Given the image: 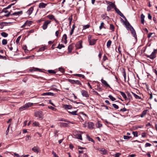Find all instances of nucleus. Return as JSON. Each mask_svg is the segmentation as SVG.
Here are the masks:
<instances>
[{
    "label": "nucleus",
    "mask_w": 157,
    "mask_h": 157,
    "mask_svg": "<svg viewBox=\"0 0 157 157\" xmlns=\"http://www.w3.org/2000/svg\"><path fill=\"white\" fill-rule=\"evenodd\" d=\"M31 71H38L39 72H42V70L39 68H34L31 70Z\"/></svg>",
    "instance_id": "nucleus-28"
},
{
    "label": "nucleus",
    "mask_w": 157,
    "mask_h": 157,
    "mask_svg": "<svg viewBox=\"0 0 157 157\" xmlns=\"http://www.w3.org/2000/svg\"><path fill=\"white\" fill-rule=\"evenodd\" d=\"M101 153L103 155H105L107 153V151L105 148H102L101 150H100Z\"/></svg>",
    "instance_id": "nucleus-25"
},
{
    "label": "nucleus",
    "mask_w": 157,
    "mask_h": 157,
    "mask_svg": "<svg viewBox=\"0 0 157 157\" xmlns=\"http://www.w3.org/2000/svg\"><path fill=\"white\" fill-rule=\"evenodd\" d=\"M157 50H144L143 53L144 56L151 59H153L156 57Z\"/></svg>",
    "instance_id": "nucleus-1"
},
{
    "label": "nucleus",
    "mask_w": 157,
    "mask_h": 157,
    "mask_svg": "<svg viewBox=\"0 0 157 157\" xmlns=\"http://www.w3.org/2000/svg\"><path fill=\"white\" fill-rule=\"evenodd\" d=\"M64 46L62 44H59L57 46L56 48H57L61 49L62 48H64Z\"/></svg>",
    "instance_id": "nucleus-30"
},
{
    "label": "nucleus",
    "mask_w": 157,
    "mask_h": 157,
    "mask_svg": "<svg viewBox=\"0 0 157 157\" xmlns=\"http://www.w3.org/2000/svg\"><path fill=\"white\" fill-rule=\"evenodd\" d=\"M129 30L131 31L132 34L133 35V37L135 39H137V36L136 31L132 27V28L130 29Z\"/></svg>",
    "instance_id": "nucleus-11"
},
{
    "label": "nucleus",
    "mask_w": 157,
    "mask_h": 157,
    "mask_svg": "<svg viewBox=\"0 0 157 157\" xmlns=\"http://www.w3.org/2000/svg\"><path fill=\"white\" fill-rule=\"evenodd\" d=\"M35 116L36 117H38L40 120H42L43 118V112L41 111H39L36 112L35 113Z\"/></svg>",
    "instance_id": "nucleus-4"
},
{
    "label": "nucleus",
    "mask_w": 157,
    "mask_h": 157,
    "mask_svg": "<svg viewBox=\"0 0 157 157\" xmlns=\"http://www.w3.org/2000/svg\"><path fill=\"white\" fill-rule=\"evenodd\" d=\"M59 121H65V122H69V121H67L65 119L63 118H61V119H60L59 120Z\"/></svg>",
    "instance_id": "nucleus-60"
},
{
    "label": "nucleus",
    "mask_w": 157,
    "mask_h": 157,
    "mask_svg": "<svg viewBox=\"0 0 157 157\" xmlns=\"http://www.w3.org/2000/svg\"><path fill=\"white\" fill-rule=\"evenodd\" d=\"M110 29L112 30L113 31H114V25L112 24H110Z\"/></svg>",
    "instance_id": "nucleus-38"
},
{
    "label": "nucleus",
    "mask_w": 157,
    "mask_h": 157,
    "mask_svg": "<svg viewBox=\"0 0 157 157\" xmlns=\"http://www.w3.org/2000/svg\"><path fill=\"white\" fill-rule=\"evenodd\" d=\"M126 20V21H125V22H124V24L125 25V27L128 30H130V29L132 27L131 25L129 22L127 21V19Z\"/></svg>",
    "instance_id": "nucleus-8"
},
{
    "label": "nucleus",
    "mask_w": 157,
    "mask_h": 157,
    "mask_svg": "<svg viewBox=\"0 0 157 157\" xmlns=\"http://www.w3.org/2000/svg\"><path fill=\"white\" fill-rule=\"evenodd\" d=\"M47 4L41 2L39 4L38 7L40 8H44L47 6Z\"/></svg>",
    "instance_id": "nucleus-12"
},
{
    "label": "nucleus",
    "mask_w": 157,
    "mask_h": 157,
    "mask_svg": "<svg viewBox=\"0 0 157 157\" xmlns=\"http://www.w3.org/2000/svg\"><path fill=\"white\" fill-rule=\"evenodd\" d=\"M69 82L72 84H74L75 80L69 79Z\"/></svg>",
    "instance_id": "nucleus-62"
},
{
    "label": "nucleus",
    "mask_w": 157,
    "mask_h": 157,
    "mask_svg": "<svg viewBox=\"0 0 157 157\" xmlns=\"http://www.w3.org/2000/svg\"><path fill=\"white\" fill-rule=\"evenodd\" d=\"M108 97L109 98L110 100L113 101H114L116 100V98L113 97L112 95H109Z\"/></svg>",
    "instance_id": "nucleus-35"
},
{
    "label": "nucleus",
    "mask_w": 157,
    "mask_h": 157,
    "mask_svg": "<svg viewBox=\"0 0 157 157\" xmlns=\"http://www.w3.org/2000/svg\"><path fill=\"white\" fill-rule=\"evenodd\" d=\"M88 127L90 129L93 128V126L94 125V124L92 122H88Z\"/></svg>",
    "instance_id": "nucleus-17"
},
{
    "label": "nucleus",
    "mask_w": 157,
    "mask_h": 157,
    "mask_svg": "<svg viewBox=\"0 0 157 157\" xmlns=\"http://www.w3.org/2000/svg\"><path fill=\"white\" fill-rule=\"evenodd\" d=\"M100 85H97V88L96 89V90H98V91H100L102 90V89L100 86Z\"/></svg>",
    "instance_id": "nucleus-51"
},
{
    "label": "nucleus",
    "mask_w": 157,
    "mask_h": 157,
    "mask_svg": "<svg viewBox=\"0 0 157 157\" xmlns=\"http://www.w3.org/2000/svg\"><path fill=\"white\" fill-rule=\"evenodd\" d=\"M132 138L131 136H124V139L125 140H128Z\"/></svg>",
    "instance_id": "nucleus-44"
},
{
    "label": "nucleus",
    "mask_w": 157,
    "mask_h": 157,
    "mask_svg": "<svg viewBox=\"0 0 157 157\" xmlns=\"http://www.w3.org/2000/svg\"><path fill=\"white\" fill-rule=\"evenodd\" d=\"M74 136L76 138L79 139L81 140H82V138L81 134L78 133V132H75L74 133Z\"/></svg>",
    "instance_id": "nucleus-7"
},
{
    "label": "nucleus",
    "mask_w": 157,
    "mask_h": 157,
    "mask_svg": "<svg viewBox=\"0 0 157 157\" xmlns=\"http://www.w3.org/2000/svg\"><path fill=\"white\" fill-rule=\"evenodd\" d=\"M76 47L77 49H79L82 48V45L81 43L79 42V43H77L76 45Z\"/></svg>",
    "instance_id": "nucleus-22"
},
{
    "label": "nucleus",
    "mask_w": 157,
    "mask_h": 157,
    "mask_svg": "<svg viewBox=\"0 0 157 157\" xmlns=\"http://www.w3.org/2000/svg\"><path fill=\"white\" fill-rule=\"evenodd\" d=\"M116 12L120 16L122 17L123 18L126 20L125 17L124 15L116 7H115L114 8Z\"/></svg>",
    "instance_id": "nucleus-6"
},
{
    "label": "nucleus",
    "mask_w": 157,
    "mask_h": 157,
    "mask_svg": "<svg viewBox=\"0 0 157 157\" xmlns=\"http://www.w3.org/2000/svg\"><path fill=\"white\" fill-rule=\"evenodd\" d=\"M33 7H31L27 11V13L29 15H30L33 10Z\"/></svg>",
    "instance_id": "nucleus-15"
},
{
    "label": "nucleus",
    "mask_w": 157,
    "mask_h": 157,
    "mask_svg": "<svg viewBox=\"0 0 157 157\" xmlns=\"http://www.w3.org/2000/svg\"><path fill=\"white\" fill-rule=\"evenodd\" d=\"M152 71L153 72L155 73L156 77H157V71L156 69H155L153 68Z\"/></svg>",
    "instance_id": "nucleus-54"
},
{
    "label": "nucleus",
    "mask_w": 157,
    "mask_h": 157,
    "mask_svg": "<svg viewBox=\"0 0 157 157\" xmlns=\"http://www.w3.org/2000/svg\"><path fill=\"white\" fill-rule=\"evenodd\" d=\"M81 93L83 96L86 98L89 97V94H88V92L87 91L85 90H82L81 91Z\"/></svg>",
    "instance_id": "nucleus-10"
},
{
    "label": "nucleus",
    "mask_w": 157,
    "mask_h": 157,
    "mask_svg": "<svg viewBox=\"0 0 157 157\" xmlns=\"http://www.w3.org/2000/svg\"><path fill=\"white\" fill-rule=\"evenodd\" d=\"M123 75L124 78V80H125L126 78V74L124 69V71L123 72Z\"/></svg>",
    "instance_id": "nucleus-55"
},
{
    "label": "nucleus",
    "mask_w": 157,
    "mask_h": 157,
    "mask_svg": "<svg viewBox=\"0 0 157 157\" xmlns=\"http://www.w3.org/2000/svg\"><path fill=\"white\" fill-rule=\"evenodd\" d=\"M147 110H144L141 114L140 117H144L147 114Z\"/></svg>",
    "instance_id": "nucleus-27"
},
{
    "label": "nucleus",
    "mask_w": 157,
    "mask_h": 157,
    "mask_svg": "<svg viewBox=\"0 0 157 157\" xmlns=\"http://www.w3.org/2000/svg\"><path fill=\"white\" fill-rule=\"evenodd\" d=\"M51 21L49 20H47L45 21L43 25L42 28L44 30H45L48 27V25L51 23Z\"/></svg>",
    "instance_id": "nucleus-5"
},
{
    "label": "nucleus",
    "mask_w": 157,
    "mask_h": 157,
    "mask_svg": "<svg viewBox=\"0 0 157 157\" xmlns=\"http://www.w3.org/2000/svg\"><path fill=\"white\" fill-rule=\"evenodd\" d=\"M126 93L128 97L127 98V100H128L129 101H130L131 99H132V97L130 93L128 91H127L126 92Z\"/></svg>",
    "instance_id": "nucleus-18"
},
{
    "label": "nucleus",
    "mask_w": 157,
    "mask_h": 157,
    "mask_svg": "<svg viewBox=\"0 0 157 157\" xmlns=\"http://www.w3.org/2000/svg\"><path fill=\"white\" fill-rule=\"evenodd\" d=\"M32 150L34 152L38 153L40 152V150L39 147L35 146L32 148Z\"/></svg>",
    "instance_id": "nucleus-9"
},
{
    "label": "nucleus",
    "mask_w": 157,
    "mask_h": 157,
    "mask_svg": "<svg viewBox=\"0 0 157 157\" xmlns=\"http://www.w3.org/2000/svg\"><path fill=\"white\" fill-rule=\"evenodd\" d=\"M2 36L4 37H7L8 36V34L5 32H3L1 33Z\"/></svg>",
    "instance_id": "nucleus-32"
},
{
    "label": "nucleus",
    "mask_w": 157,
    "mask_h": 157,
    "mask_svg": "<svg viewBox=\"0 0 157 157\" xmlns=\"http://www.w3.org/2000/svg\"><path fill=\"white\" fill-rule=\"evenodd\" d=\"M111 42H112L110 40H109L107 41V46L108 47H109L110 46L111 44Z\"/></svg>",
    "instance_id": "nucleus-45"
},
{
    "label": "nucleus",
    "mask_w": 157,
    "mask_h": 157,
    "mask_svg": "<svg viewBox=\"0 0 157 157\" xmlns=\"http://www.w3.org/2000/svg\"><path fill=\"white\" fill-rule=\"evenodd\" d=\"M60 126L61 127H66L68 126V124L63 122H60L59 123Z\"/></svg>",
    "instance_id": "nucleus-26"
},
{
    "label": "nucleus",
    "mask_w": 157,
    "mask_h": 157,
    "mask_svg": "<svg viewBox=\"0 0 157 157\" xmlns=\"http://www.w3.org/2000/svg\"><path fill=\"white\" fill-rule=\"evenodd\" d=\"M52 154L53 155L54 157H59V156L57 155L56 153L54 151H52Z\"/></svg>",
    "instance_id": "nucleus-57"
},
{
    "label": "nucleus",
    "mask_w": 157,
    "mask_h": 157,
    "mask_svg": "<svg viewBox=\"0 0 157 157\" xmlns=\"http://www.w3.org/2000/svg\"><path fill=\"white\" fill-rule=\"evenodd\" d=\"M131 93L134 96V97H135V98H136V99H141V98L137 94H136L135 93H134L133 92H132Z\"/></svg>",
    "instance_id": "nucleus-24"
},
{
    "label": "nucleus",
    "mask_w": 157,
    "mask_h": 157,
    "mask_svg": "<svg viewBox=\"0 0 157 157\" xmlns=\"http://www.w3.org/2000/svg\"><path fill=\"white\" fill-rule=\"evenodd\" d=\"M87 136V139L89 141H91L92 142H94V140L92 139L88 135H87L86 136Z\"/></svg>",
    "instance_id": "nucleus-49"
},
{
    "label": "nucleus",
    "mask_w": 157,
    "mask_h": 157,
    "mask_svg": "<svg viewBox=\"0 0 157 157\" xmlns=\"http://www.w3.org/2000/svg\"><path fill=\"white\" fill-rule=\"evenodd\" d=\"M78 110L77 111H75L73 112H70L68 111V112L70 114L72 115H77V114L76 113Z\"/></svg>",
    "instance_id": "nucleus-33"
},
{
    "label": "nucleus",
    "mask_w": 157,
    "mask_h": 157,
    "mask_svg": "<svg viewBox=\"0 0 157 157\" xmlns=\"http://www.w3.org/2000/svg\"><path fill=\"white\" fill-rule=\"evenodd\" d=\"M127 110V109L124 107L123 109H121L120 110H119V111L120 112H124L126 111Z\"/></svg>",
    "instance_id": "nucleus-53"
},
{
    "label": "nucleus",
    "mask_w": 157,
    "mask_h": 157,
    "mask_svg": "<svg viewBox=\"0 0 157 157\" xmlns=\"http://www.w3.org/2000/svg\"><path fill=\"white\" fill-rule=\"evenodd\" d=\"M121 155V153H117L115 154V157H119Z\"/></svg>",
    "instance_id": "nucleus-61"
},
{
    "label": "nucleus",
    "mask_w": 157,
    "mask_h": 157,
    "mask_svg": "<svg viewBox=\"0 0 157 157\" xmlns=\"http://www.w3.org/2000/svg\"><path fill=\"white\" fill-rule=\"evenodd\" d=\"M47 17L50 20L53 19L55 18L54 16L52 15H48L47 16Z\"/></svg>",
    "instance_id": "nucleus-34"
},
{
    "label": "nucleus",
    "mask_w": 157,
    "mask_h": 157,
    "mask_svg": "<svg viewBox=\"0 0 157 157\" xmlns=\"http://www.w3.org/2000/svg\"><path fill=\"white\" fill-rule=\"evenodd\" d=\"M23 12L22 11H20L16 12L13 13H11V12H9L8 14H5L4 16L6 17H8L9 16L12 17L15 16L16 17H18L22 14Z\"/></svg>",
    "instance_id": "nucleus-2"
},
{
    "label": "nucleus",
    "mask_w": 157,
    "mask_h": 157,
    "mask_svg": "<svg viewBox=\"0 0 157 157\" xmlns=\"http://www.w3.org/2000/svg\"><path fill=\"white\" fill-rule=\"evenodd\" d=\"M39 123L38 122H35L33 124V126H39Z\"/></svg>",
    "instance_id": "nucleus-40"
},
{
    "label": "nucleus",
    "mask_w": 157,
    "mask_h": 157,
    "mask_svg": "<svg viewBox=\"0 0 157 157\" xmlns=\"http://www.w3.org/2000/svg\"><path fill=\"white\" fill-rule=\"evenodd\" d=\"M74 84H76L77 85H80L81 86L82 85V84L80 82V81L78 80H75Z\"/></svg>",
    "instance_id": "nucleus-36"
},
{
    "label": "nucleus",
    "mask_w": 157,
    "mask_h": 157,
    "mask_svg": "<svg viewBox=\"0 0 157 157\" xmlns=\"http://www.w3.org/2000/svg\"><path fill=\"white\" fill-rule=\"evenodd\" d=\"M96 126L97 128H99L102 127V124L98 121L96 124Z\"/></svg>",
    "instance_id": "nucleus-31"
},
{
    "label": "nucleus",
    "mask_w": 157,
    "mask_h": 157,
    "mask_svg": "<svg viewBox=\"0 0 157 157\" xmlns=\"http://www.w3.org/2000/svg\"><path fill=\"white\" fill-rule=\"evenodd\" d=\"M68 20L69 22H72V16H71L69 17L68 19Z\"/></svg>",
    "instance_id": "nucleus-64"
},
{
    "label": "nucleus",
    "mask_w": 157,
    "mask_h": 157,
    "mask_svg": "<svg viewBox=\"0 0 157 157\" xmlns=\"http://www.w3.org/2000/svg\"><path fill=\"white\" fill-rule=\"evenodd\" d=\"M74 76L77 77H82V78H85V76L82 74H75L74 75Z\"/></svg>",
    "instance_id": "nucleus-29"
},
{
    "label": "nucleus",
    "mask_w": 157,
    "mask_h": 157,
    "mask_svg": "<svg viewBox=\"0 0 157 157\" xmlns=\"http://www.w3.org/2000/svg\"><path fill=\"white\" fill-rule=\"evenodd\" d=\"M54 94L53 93L50 92H47L46 93H43L42 94V95L43 96H53Z\"/></svg>",
    "instance_id": "nucleus-13"
},
{
    "label": "nucleus",
    "mask_w": 157,
    "mask_h": 157,
    "mask_svg": "<svg viewBox=\"0 0 157 157\" xmlns=\"http://www.w3.org/2000/svg\"><path fill=\"white\" fill-rule=\"evenodd\" d=\"M145 16L143 14H142L141 15V22L142 24H144V23Z\"/></svg>",
    "instance_id": "nucleus-23"
},
{
    "label": "nucleus",
    "mask_w": 157,
    "mask_h": 157,
    "mask_svg": "<svg viewBox=\"0 0 157 157\" xmlns=\"http://www.w3.org/2000/svg\"><path fill=\"white\" fill-rule=\"evenodd\" d=\"M59 70L62 73H64L65 72V70L63 68L60 67L59 68Z\"/></svg>",
    "instance_id": "nucleus-43"
},
{
    "label": "nucleus",
    "mask_w": 157,
    "mask_h": 157,
    "mask_svg": "<svg viewBox=\"0 0 157 157\" xmlns=\"http://www.w3.org/2000/svg\"><path fill=\"white\" fill-rule=\"evenodd\" d=\"M102 83L105 86L110 87V86L107 83V82L105 80L102 79L101 80Z\"/></svg>",
    "instance_id": "nucleus-16"
},
{
    "label": "nucleus",
    "mask_w": 157,
    "mask_h": 157,
    "mask_svg": "<svg viewBox=\"0 0 157 157\" xmlns=\"http://www.w3.org/2000/svg\"><path fill=\"white\" fill-rule=\"evenodd\" d=\"M142 137H145L146 136V133L145 132H142L141 133Z\"/></svg>",
    "instance_id": "nucleus-63"
},
{
    "label": "nucleus",
    "mask_w": 157,
    "mask_h": 157,
    "mask_svg": "<svg viewBox=\"0 0 157 157\" xmlns=\"http://www.w3.org/2000/svg\"><path fill=\"white\" fill-rule=\"evenodd\" d=\"M151 146V144H150L149 143H146V144H145V147H150Z\"/></svg>",
    "instance_id": "nucleus-59"
},
{
    "label": "nucleus",
    "mask_w": 157,
    "mask_h": 157,
    "mask_svg": "<svg viewBox=\"0 0 157 157\" xmlns=\"http://www.w3.org/2000/svg\"><path fill=\"white\" fill-rule=\"evenodd\" d=\"M67 36L66 34H64L62 38V40L63 41V42L65 44H66L67 43Z\"/></svg>",
    "instance_id": "nucleus-14"
},
{
    "label": "nucleus",
    "mask_w": 157,
    "mask_h": 157,
    "mask_svg": "<svg viewBox=\"0 0 157 157\" xmlns=\"http://www.w3.org/2000/svg\"><path fill=\"white\" fill-rule=\"evenodd\" d=\"M56 44L55 43H54L52 44V49H54L55 48H57L56 47L57 46H56Z\"/></svg>",
    "instance_id": "nucleus-52"
},
{
    "label": "nucleus",
    "mask_w": 157,
    "mask_h": 157,
    "mask_svg": "<svg viewBox=\"0 0 157 157\" xmlns=\"http://www.w3.org/2000/svg\"><path fill=\"white\" fill-rule=\"evenodd\" d=\"M2 44L4 45H6L7 44V40L6 39H4L2 41Z\"/></svg>",
    "instance_id": "nucleus-37"
},
{
    "label": "nucleus",
    "mask_w": 157,
    "mask_h": 157,
    "mask_svg": "<svg viewBox=\"0 0 157 157\" xmlns=\"http://www.w3.org/2000/svg\"><path fill=\"white\" fill-rule=\"evenodd\" d=\"M112 106L116 109H118L119 108L118 106L115 104H113Z\"/></svg>",
    "instance_id": "nucleus-46"
},
{
    "label": "nucleus",
    "mask_w": 157,
    "mask_h": 157,
    "mask_svg": "<svg viewBox=\"0 0 157 157\" xmlns=\"http://www.w3.org/2000/svg\"><path fill=\"white\" fill-rule=\"evenodd\" d=\"M109 6H110L111 8H114V9L115 7H116L114 3L113 2H112L110 4Z\"/></svg>",
    "instance_id": "nucleus-42"
},
{
    "label": "nucleus",
    "mask_w": 157,
    "mask_h": 157,
    "mask_svg": "<svg viewBox=\"0 0 157 157\" xmlns=\"http://www.w3.org/2000/svg\"><path fill=\"white\" fill-rule=\"evenodd\" d=\"M33 104L32 103H30L29 102L26 103L25 105L19 108V110L20 111H22L25 110L29 107L31 106Z\"/></svg>",
    "instance_id": "nucleus-3"
},
{
    "label": "nucleus",
    "mask_w": 157,
    "mask_h": 157,
    "mask_svg": "<svg viewBox=\"0 0 157 157\" xmlns=\"http://www.w3.org/2000/svg\"><path fill=\"white\" fill-rule=\"evenodd\" d=\"M63 107L66 109H71L72 108V107L71 105H63Z\"/></svg>",
    "instance_id": "nucleus-19"
},
{
    "label": "nucleus",
    "mask_w": 157,
    "mask_h": 157,
    "mask_svg": "<svg viewBox=\"0 0 157 157\" xmlns=\"http://www.w3.org/2000/svg\"><path fill=\"white\" fill-rule=\"evenodd\" d=\"M97 40H95L94 39H92L91 40H90L89 41V43L90 45H94V44L96 43Z\"/></svg>",
    "instance_id": "nucleus-20"
},
{
    "label": "nucleus",
    "mask_w": 157,
    "mask_h": 157,
    "mask_svg": "<svg viewBox=\"0 0 157 157\" xmlns=\"http://www.w3.org/2000/svg\"><path fill=\"white\" fill-rule=\"evenodd\" d=\"M48 71L50 74H55L56 73V72L54 70H48Z\"/></svg>",
    "instance_id": "nucleus-41"
},
{
    "label": "nucleus",
    "mask_w": 157,
    "mask_h": 157,
    "mask_svg": "<svg viewBox=\"0 0 157 157\" xmlns=\"http://www.w3.org/2000/svg\"><path fill=\"white\" fill-rule=\"evenodd\" d=\"M21 36H19L17 38V39L16 40V43L17 44H18L19 43V41L21 39Z\"/></svg>",
    "instance_id": "nucleus-48"
},
{
    "label": "nucleus",
    "mask_w": 157,
    "mask_h": 157,
    "mask_svg": "<svg viewBox=\"0 0 157 157\" xmlns=\"http://www.w3.org/2000/svg\"><path fill=\"white\" fill-rule=\"evenodd\" d=\"M31 137L29 136H26V137L25 138V140L26 141H28L29 140H31Z\"/></svg>",
    "instance_id": "nucleus-58"
},
{
    "label": "nucleus",
    "mask_w": 157,
    "mask_h": 157,
    "mask_svg": "<svg viewBox=\"0 0 157 157\" xmlns=\"http://www.w3.org/2000/svg\"><path fill=\"white\" fill-rule=\"evenodd\" d=\"M90 25H87L83 26V28L82 30H85L87 28H88L90 27Z\"/></svg>",
    "instance_id": "nucleus-39"
},
{
    "label": "nucleus",
    "mask_w": 157,
    "mask_h": 157,
    "mask_svg": "<svg viewBox=\"0 0 157 157\" xmlns=\"http://www.w3.org/2000/svg\"><path fill=\"white\" fill-rule=\"evenodd\" d=\"M59 132L58 130H56L54 132L55 136V137H57L58 136V134L57 133Z\"/></svg>",
    "instance_id": "nucleus-56"
},
{
    "label": "nucleus",
    "mask_w": 157,
    "mask_h": 157,
    "mask_svg": "<svg viewBox=\"0 0 157 157\" xmlns=\"http://www.w3.org/2000/svg\"><path fill=\"white\" fill-rule=\"evenodd\" d=\"M132 133L135 137H137L138 136V132L137 131L135 132H133Z\"/></svg>",
    "instance_id": "nucleus-50"
},
{
    "label": "nucleus",
    "mask_w": 157,
    "mask_h": 157,
    "mask_svg": "<svg viewBox=\"0 0 157 157\" xmlns=\"http://www.w3.org/2000/svg\"><path fill=\"white\" fill-rule=\"evenodd\" d=\"M104 22H102L101 23L100 25L99 26V29L100 30H101L103 27L105 28V27L104 26Z\"/></svg>",
    "instance_id": "nucleus-47"
},
{
    "label": "nucleus",
    "mask_w": 157,
    "mask_h": 157,
    "mask_svg": "<svg viewBox=\"0 0 157 157\" xmlns=\"http://www.w3.org/2000/svg\"><path fill=\"white\" fill-rule=\"evenodd\" d=\"M121 94L122 95L123 97L125 99V100H127V98L126 94L123 92L120 91Z\"/></svg>",
    "instance_id": "nucleus-21"
}]
</instances>
